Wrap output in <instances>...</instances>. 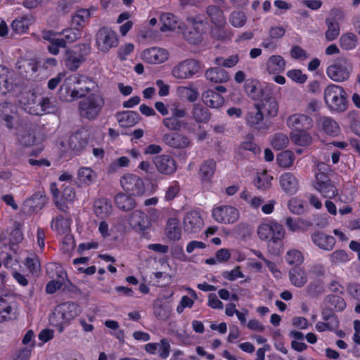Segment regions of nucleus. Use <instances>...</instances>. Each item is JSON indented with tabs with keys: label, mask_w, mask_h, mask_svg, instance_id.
I'll use <instances>...</instances> for the list:
<instances>
[{
	"label": "nucleus",
	"mask_w": 360,
	"mask_h": 360,
	"mask_svg": "<svg viewBox=\"0 0 360 360\" xmlns=\"http://www.w3.org/2000/svg\"><path fill=\"white\" fill-rule=\"evenodd\" d=\"M94 86V82L84 75H71L60 86L58 95L60 100L72 101L88 94Z\"/></svg>",
	"instance_id": "nucleus-1"
},
{
	"label": "nucleus",
	"mask_w": 360,
	"mask_h": 360,
	"mask_svg": "<svg viewBox=\"0 0 360 360\" xmlns=\"http://www.w3.org/2000/svg\"><path fill=\"white\" fill-rule=\"evenodd\" d=\"M323 99L331 112L341 113L348 109V95L341 86L333 84L328 85L323 92Z\"/></svg>",
	"instance_id": "nucleus-2"
},
{
	"label": "nucleus",
	"mask_w": 360,
	"mask_h": 360,
	"mask_svg": "<svg viewBox=\"0 0 360 360\" xmlns=\"http://www.w3.org/2000/svg\"><path fill=\"white\" fill-rule=\"evenodd\" d=\"M105 104L103 98L97 94H92L79 102V110L82 117L89 120H95Z\"/></svg>",
	"instance_id": "nucleus-3"
},
{
	"label": "nucleus",
	"mask_w": 360,
	"mask_h": 360,
	"mask_svg": "<svg viewBox=\"0 0 360 360\" xmlns=\"http://www.w3.org/2000/svg\"><path fill=\"white\" fill-rule=\"evenodd\" d=\"M352 68L350 63L344 57L338 58L333 64L328 67V77L335 82H343L350 77Z\"/></svg>",
	"instance_id": "nucleus-4"
},
{
	"label": "nucleus",
	"mask_w": 360,
	"mask_h": 360,
	"mask_svg": "<svg viewBox=\"0 0 360 360\" xmlns=\"http://www.w3.org/2000/svg\"><path fill=\"white\" fill-rule=\"evenodd\" d=\"M257 234L261 240H269L276 243L284 238L285 230L283 226L277 222L262 224L257 228Z\"/></svg>",
	"instance_id": "nucleus-5"
},
{
	"label": "nucleus",
	"mask_w": 360,
	"mask_h": 360,
	"mask_svg": "<svg viewBox=\"0 0 360 360\" xmlns=\"http://www.w3.org/2000/svg\"><path fill=\"white\" fill-rule=\"evenodd\" d=\"M122 188L129 195L141 196L146 191L143 179L133 174H127L120 179Z\"/></svg>",
	"instance_id": "nucleus-6"
},
{
	"label": "nucleus",
	"mask_w": 360,
	"mask_h": 360,
	"mask_svg": "<svg viewBox=\"0 0 360 360\" xmlns=\"http://www.w3.org/2000/svg\"><path fill=\"white\" fill-rule=\"evenodd\" d=\"M17 139L22 146H30L35 143V126L27 119L20 121L18 126Z\"/></svg>",
	"instance_id": "nucleus-7"
},
{
	"label": "nucleus",
	"mask_w": 360,
	"mask_h": 360,
	"mask_svg": "<svg viewBox=\"0 0 360 360\" xmlns=\"http://www.w3.org/2000/svg\"><path fill=\"white\" fill-rule=\"evenodd\" d=\"M96 42L98 49L103 52L108 51L118 44L116 33L107 27H101L96 34Z\"/></svg>",
	"instance_id": "nucleus-8"
},
{
	"label": "nucleus",
	"mask_w": 360,
	"mask_h": 360,
	"mask_svg": "<svg viewBox=\"0 0 360 360\" xmlns=\"http://www.w3.org/2000/svg\"><path fill=\"white\" fill-rule=\"evenodd\" d=\"M200 63L195 59H187L176 65L172 70V75L177 79H188L198 72Z\"/></svg>",
	"instance_id": "nucleus-9"
},
{
	"label": "nucleus",
	"mask_w": 360,
	"mask_h": 360,
	"mask_svg": "<svg viewBox=\"0 0 360 360\" xmlns=\"http://www.w3.org/2000/svg\"><path fill=\"white\" fill-rule=\"evenodd\" d=\"M214 219L221 224H233L239 218L238 210L232 206L221 205L212 210Z\"/></svg>",
	"instance_id": "nucleus-10"
},
{
	"label": "nucleus",
	"mask_w": 360,
	"mask_h": 360,
	"mask_svg": "<svg viewBox=\"0 0 360 360\" xmlns=\"http://www.w3.org/2000/svg\"><path fill=\"white\" fill-rule=\"evenodd\" d=\"M271 90L259 99V102L254 104L255 108H259L264 112L265 117L271 118L276 117L278 112V105L276 98L271 96Z\"/></svg>",
	"instance_id": "nucleus-11"
},
{
	"label": "nucleus",
	"mask_w": 360,
	"mask_h": 360,
	"mask_svg": "<svg viewBox=\"0 0 360 360\" xmlns=\"http://www.w3.org/2000/svg\"><path fill=\"white\" fill-rule=\"evenodd\" d=\"M246 122L250 127L260 131L269 129L271 124L269 118L264 116V112L255 108L254 110L248 112Z\"/></svg>",
	"instance_id": "nucleus-12"
},
{
	"label": "nucleus",
	"mask_w": 360,
	"mask_h": 360,
	"mask_svg": "<svg viewBox=\"0 0 360 360\" xmlns=\"http://www.w3.org/2000/svg\"><path fill=\"white\" fill-rule=\"evenodd\" d=\"M314 187L326 198H332L338 194V189L329 177L323 173H319L316 175V182Z\"/></svg>",
	"instance_id": "nucleus-13"
},
{
	"label": "nucleus",
	"mask_w": 360,
	"mask_h": 360,
	"mask_svg": "<svg viewBox=\"0 0 360 360\" xmlns=\"http://www.w3.org/2000/svg\"><path fill=\"white\" fill-rule=\"evenodd\" d=\"M153 161L156 169L162 174L169 175L176 170V162L170 155H156Z\"/></svg>",
	"instance_id": "nucleus-14"
},
{
	"label": "nucleus",
	"mask_w": 360,
	"mask_h": 360,
	"mask_svg": "<svg viewBox=\"0 0 360 360\" xmlns=\"http://www.w3.org/2000/svg\"><path fill=\"white\" fill-rule=\"evenodd\" d=\"M129 223L133 229L140 231L143 236L148 237L147 229L149 221L148 216L143 212L138 210L132 212L129 214Z\"/></svg>",
	"instance_id": "nucleus-15"
},
{
	"label": "nucleus",
	"mask_w": 360,
	"mask_h": 360,
	"mask_svg": "<svg viewBox=\"0 0 360 360\" xmlns=\"http://www.w3.org/2000/svg\"><path fill=\"white\" fill-rule=\"evenodd\" d=\"M287 125L297 131H307L313 126L311 117L304 114H294L287 120Z\"/></svg>",
	"instance_id": "nucleus-16"
},
{
	"label": "nucleus",
	"mask_w": 360,
	"mask_h": 360,
	"mask_svg": "<svg viewBox=\"0 0 360 360\" xmlns=\"http://www.w3.org/2000/svg\"><path fill=\"white\" fill-rule=\"evenodd\" d=\"M162 141L166 145L176 149L186 148L191 144L188 137L178 132L165 134Z\"/></svg>",
	"instance_id": "nucleus-17"
},
{
	"label": "nucleus",
	"mask_w": 360,
	"mask_h": 360,
	"mask_svg": "<svg viewBox=\"0 0 360 360\" xmlns=\"http://www.w3.org/2000/svg\"><path fill=\"white\" fill-rule=\"evenodd\" d=\"M168 56L167 50L157 47L148 49L143 51L141 54L143 60L151 64L162 63L168 58Z\"/></svg>",
	"instance_id": "nucleus-18"
},
{
	"label": "nucleus",
	"mask_w": 360,
	"mask_h": 360,
	"mask_svg": "<svg viewBox=\"0 0 360 360\" xmlns=\"http://www.w3.org/2000/svg\"><path fill=\"white\" fill-rule=\"evenodd\" d=\"M203 226V221L199 212L191 211L184 218V229L188 233H197Z\"/></svg>",
	"instance_id": "nucleus-19"
},
{
	"label": "nucleus",
	"mask_w": 360,
	"mask_h": 360,
	"mask_svg": "<svg viewBox=\"0 0 360 360\" xmlns=\"http://www.w3.org/2000/svg\"><path fill=\"white\" fill-rule=\"evenodd\" d=\"M244 89L247 95L252 99L257 101L263 97L270 90L263 89L259 81L253 79H246Z\"/></svg>",
	"instance_id": "nucleus-20"
},
{
	"label": "nucleus",
	"mask_w": 360,
	"mask_h": 360,
	"mask_svg": "<svg viewBox=\"0 0 360 360\" xmlns=\"http://www.w3.org/2000/svg\"><path fill=\"white\" fill-rule=\"evenodd\" d=\"M311 239L315 245L326 251L333 250L335 245V238L333 236L319 231L313 233Z\"/></svg>",
	"instance_id": "nucleus-21"
},
{
	"label": "nucleus",
	"mask_w": 360,
	"mask_h": 360,
	"mask_svg": "<svg viewBox=\"0 0 360 360\" xmlns=\"http://www.w3.org/2000/svg\"><path fill=\"white\" fill-rule=\"evenodd\" d=\"M279 183L282 190L288 195H294L299 189V181L290 172H285L281 174Z\"/></svg>",
	"instance_id": "nucleus-22"
},
{
	"label": "nucleus",
	"mask_w": 360,
	"mask_h": 360,
	"mask_svg": "<svg viewBox=\"0 0 360 360\" xmlns=\"http://www.w3.org/2000/svg\"><path fill=\"white\" fill-rule=\"evenodd\" d=\"M115 117L121 127H131L136 124L141 120L139 114L136 111L127 110L117 112Z\"/></svg>",
	"instance_id": "nucleus-23"
},
{
	"label": "nucleus",
	"mask_w": 360,
	"mask_h": 360,
	"mask_svg": "<svg viewBox=\"0 0 360 360\" xmlns=\"http://www.w3.org/2000/svg\"><path fill=\"white\" fill-rule=\"evenodd\" d=\"M163 124L169 131H180L184 129L188 132H194V128L186 120L170 116L163 119Z\"/></svg>",
	"instance_id": "nucleus-24"
},
{
	"label": "nucleus",
	"mask_w": 360,
	"mask_h": 360,
	"mask_svg": "<svg viewBox=\"0 0 360 360\" xmlns=\"http://www.w3.org/2000/svg\"><path fill=\"white\" fill-rule=\"evenodd\" d=\"M160 22L162 26L160 30L162 32L166 31H176L183 30L184 27V23L179 22L177 18L172 13H163L160 16Z\"/></svg>",
	"instance_id": "nucleus-25"
},
{
	"label": "nucleus",
	"mask_w": 360,
	"mask_h": 360,
	"mask_svg": "<svg viewBox=\"0 0 360 360\" xmlns=\"http://www.w3.org/2000/svg\"><path fill=\"white\" fill-rule=\"evenodd\" d=\"M317 126L326 134L335 136L339 134L340 127L333 118L327 116H321L316 120Z\"/></svg>",
	"instance_id": "nucleus-26"
},
{
	"label": "nucleus",
	"mask_w": 360,
	"mask_h": 360,
	"mask_svg": "<svg viewBox=\"0 0 360 360\" xmlns=\"http://www.w3.org/2000/svg\"><path fill=\"white\" fill-rule=\"evenodd\" d=\"M80 307L73 302H64L59 305L58 314H61V317L65 322H69L80 314Z\"/></svg>",
	"instance_id": "nucleus-27"
},
{
	"label": "nucleus",
	"mask_w": 360,
	"mask_h": 360,
	"mask_svg": "<svg viewBox=\"0 0 360 360\" xmlns=\"http://www.w3.org/2000/svg\"><path fill=\"white\" fill-rule=\"evenodd\" d=\"M202 101L205 105L211 108H219L224 103V97L212 89H208L202 93Z\"/></svg>",
	"instance_id": "nucleus-28"
},
{
	"label": "nucleus",
	"mask_w": 360,
	"mask_h": 360,
	"mask_svg": "<svg viewBox=\"0 0 360 360\" xmlns=\"http://www.w3.org/2000/svg\"><path fill=\"white\" fill-rule=\"evenodd\" d=\"M114 202L117 207L124 212H129L136 206V201L131 195L119 193L115 195Z\"/></svg>",
	"instance_id": "nucleus-29"
},
{
	"label": "nucleus",
	"mask_w": 360,
	"mask_h": 360,
	"mask_svg": "<svg viewBox=\"0 0 360 360\" xmlns=\"http://www.w3.org/2000/svg\"><path fill=\"white\" fill-rule=\"evenodd\" d=\"M191 113V117L198 124H206L211 118V113L209 110L200 103L193 104Z\"/></svg>",
	"instance_id": "nucleus-30"
},
{
	"label": "nucleus",
	"mask_w": 360,
	"mask_h": 360,
	"mask_svg": "<svg viewBox=\"0 0 360 360\" xmlns=\"http://www.w3.org/2000/svg\"><path fill=\"white\" fill-rule=\"evenodd\" d=\"M205 75L207 79L214 83H225L230 79L228 72L220 67L208 69Z\"/></svg>",
	"instance_id": "nucleus-31"
},
{
	"label": "nucleus",
	"mask_w": 360,
	"mask_h": 360,
	"mask_svg": "<svg viewBox=\"0 0 360 360\" xmlns=\"http://www.w3.org/2000/svg\"><path fill=\"white\" fill-rule=\"evenodd\" d=\"M84 61L82 56H79L77 51L72 49L66 50L64 56V63L68 70H77Z\"/></svg>",
	"instance_id": "nucleus-32"
},
{
	"label": "nucleus",
	"mask_w": 360,
	"mask_h": 360,
	"mask_svg": "<svg viewBox=\"0 0 360 360\" xmlns=\"http://www.w3.org/2000/svg\"><path fill=\"white\" fill-rule=\"evenodd\" d=\"M289 278L292 284L297 288L304 286L307 282V275L300 266H295L289 271Z\"/></svg>",
	"instance_id": "nucleus-33"
},
{
	"label": "nucleus",
	"mask_w": 360,
	"mask_h": 360,
	"mask_svg": "<svg viewBox=\"0 0 360 360\" xmlns=\"http://www.w3.org/2000/svg\"><path fill=\"white\" fill-rule=\"evenodd\" d=\"M47 202L46 195L43 192L38 191L34 193L30 198L25 201V205L29 207L30 210L32 212H38Z\"/></svg>",
	"instance_id": "nucleus-34"
},
{
	"label": "nucleus",
	"mask_w": 360,
	"mask_h": 360,
	"mask_svg": "<svg viewBox=\"0 0 360 360\" xmlns=\"http://www.w3.org/2000/svg\"><path fill=\"white\" fill-rule=\"evenodd\" d=\"M285 60L279 55L271 56L267 63V70L269 73L278 74L283 72L285 69Z\"/></svg>",
	"instance_id": "nucleus-35"
},
{
	"label": "nucleus",
	"mask_w": 360,
	"mask_h": 360,
	"mask_svg": "<svg viewBox=\"0 0 360 360\" xmlns=\"http://www.w3.org/2000/svg\"><path fill=\"white\" fill-rule=\"evenodd\" d=\"M216 162L213 159L205 160L200 167L199 175L203 182H210L216 170Z\"/></svg>",
	"instance_id": "nucleus-36"
},
{
	"label": "nucleus",
	"mask_w": 360,
	"mask_h": 360,
	"mask_svg": "<svg viewBox=\"0 0 360 360\" xmlns=\"http://www.w3.org/2000/svg\"><path fill=\"white\" fill-rule=\"evenodd\" d=\"M165 233L172 240H179L181 236V229L179 221L176 218H169L167 220Z\"/></svg>",
	"instance_id": "nucleus-37"
},
{
	"label": "nucleus",
	"mask_w": 360,
	"mask_h": 360,
	"mask_svg": "<svg viewBox=\"0 0 360 360\" xmlns=\"http://www.w3.org/2000/svg\"><path fill=\"white\" fill-rule=\"evenodd\" d=\"M323 302L337 312L342 311L347 306L345 300L340 295L329 294L325 297Z\"/></svg>",
	"instance_id": "nucleus-38"
},
{
	"label": "nucleus",
	"mask_w": 360,
	"mask_h": 360,
	"mask_svg": "<svg viewBox=\"0 0 360 360\" xmlns=\"http://www.w3.org/2000/svg\"><path fill=\"white\" fill-rule=\"evenodd\" d=\"M94 212L97 217L104 218L108 217L112 212V205L107 198L98 199L94 202Z\"/></svg>",
	"instance_id": "nucleus-39"
},
{
	"label": "nucleus",
	"mask_w": 360,
	"mask_h": 360,
	"mask_svg": "<svg viewBox=\"0 0 360 360\" xmlns=\"http://www.w3.org/2000/svg\"><path fill=\"white\" fill-rule=\"evenodd\" d=\"M14 90V86L9 82V70L5 66L0 65V96Z\"/></svg>",
	"instance_id": "nucleus-40"
},
{
	"label": "nucleus",
	"mask_w": 360,
	"mask_h": 360,
	"mask_svg": "<svg viewBox=\"0 0 360 360\" xmlns=\"http://www.w3.org/2000/svg\"><path fill=\"white\" fill-rule=\"evenodd\" d=\"M17 65L21 74L25 73L26 77H32L39 68L38 61L34 59H23L18 61Z\"/></svg>",
	"instance_id": "nucleus-41"
},
{
	"label": "nucleus",
	"mask_w": 360,
	"mask_h": 360,
	"mask_svg": "<svg viewBox=\"0 0 360 360\" xmlns=\"http://www.w3.org/2000/svg\"><path fill=\"white\" fill-rule=\"evenodd\" d=\"M88 143V138L86 134L82 132H76L70 137V147L77 152L84 149Z\"/></svg>",
	"instance_id": "nucleus-42"
},
{
	"label": "nucleus",
	"mask_w": 360,
	"mask_h": 360,
	"mask_svg": "<svg viewBox=\"0 0 360 360\" xmlns=\"http://www.w3.org/2000/svg\"><path fill=\"white\" fill-rule=\"evenodd\" d=\"M206 13L212 24H226L224 13L219 7L215 5H210L206 8Z\"/></svg>",
	"instance_id": "nucleus-43"
},
{
	"label": "nucleus",
	"mask_w": 360,
	"mask_h": 360,
	"mask_svg": "<svg viewBox=\"0 0 360 360\" xmlns=\"http://www.w3.org/2000/svg\"><path fill=\"white\" fill-rule=\"evenodd\" d=\"M186 22L191 29L195 30L201 35L205 33V26L207 24L202 16L196 15L195 16H188L186 18Z\"/></svg>",
	"instance_id": "nucleus-44"
},
{
	"label": "nucleus",
	"mask_w": 360,
	"mask_h": 360,
	"mask_svg": "<svg viewBox=\"0 0 360 360\" xmlns=\"http://www.w3.org/2000/svg\"><path fill=\"white\" fill-rule=\"evenodd\" d=\"M32 24V19L27 16L16 18L11 23V28L15 33L21 34L25 32L29 26Z\"/></svg>",
	"instance_id": "nucleus-45"
},
{
	"label": "nucleus",
	"mask_w": 360,
	"mask_h": 360,
	"mask_svg": "<svg viewBox=\"0 0 360 360\" xmlns=\"http://www.w3.org/2000/svg\"><path fill=\"white\" fill-rule=\"evenodd\" d=\"M226 24H216L210 30L211 37L219 41H225L230 39V32L225 28Z\"/></svg>",
	"instance_id": "nucleus-46"
},
{
	"label": "nucleus",
	"mask_w": 360,
	"mask_h": 360,
	"mask_svg": "<svg viewBox=\"0 0 360 360\" xmlns=\"http://www.w3.org/2000/svg\"><path fill=\"white\" fill-rule=\"evenodd\" d=\"M326 23L328 27V30L325 33L326 39L328 41H333L340 34L339 24L333 18H326Z\"/></svg>",
	"instance_id": "nucleus-47"
},
{
	"label": "nucleus",
	"mask_w": 360,
	"mask_h": 360,
	"mask_svg": "<svg viewBox=\"0 0 360 360\" xmlns=\"http://www.w3.org/2000/svg\"><path fill=\"white\" fill-rule=\"evenodd\" d=\"M307 293L311 297L316 298L322 295L324 291L323 283L321 280H315L310 282L306 288Z\"/></svg>",
	"instance_id": "nucleus-48"
},
{
	"label": "nucleus",
	"mask_w": 360,
	"mask_h": 360,
	"mask_svg": "<svg viewBox=\"0 0 360 360\" xmlns=\"http://www.w3.org/2000/svg\"><path fill=\"white\" fill-rule=\"evenodd\" d=\"M340 47L345 50H352L357 44V37L352 32L343 34L340 38Z\"/></svg>",
	"instance_id": "nucleus-49"
},
{
	"label": "nucleus",
	"mask_w": 360,
	"mask_h": 360,
	"mask_svg": "<svg viewBox=\"0 0 360 360\" xmlns=\"http://www.w3.org/2000/svg\"><path fill=\"white\" fill-rule=\"evenodd\" d=\"M291 140L300 146H307L312 142L311 135L306 131H297L290 135Z\"/></svg>",
	"instance_id": "nucleus-50"
},
{
	"label": "nucleus",
	"mask_w": 360,
	"mask_h": 360,
	"mask_svg": "<svg viewBox=\"0 0 360 360\" xmlns=\"http://www.w3.org/2000/svg\"><path fill=\"white\" fill-rule=\"evenodd\" d=\"M321 316L323 321L330 324L331 328L339 327V320L333 308L326 305L321 310Z\"/></svg>",
	"instance_id": "nucleus-51"
},
{
	"label": "nucleus",
	"mask_w": 360,
	"mask_h": 360,
	"mask_svg": "<svg viewBox=\"0 0 360 360\" xmlns=\"http://www.w3.org/2000/svg\"><path fill=\"white\" fill-rule=\"evenodd\" d=\"M77 174L79 181L87 186L91 184L96 178V172L89 167L79 169Z\"/></svg>",
	"instance_id": "nucleus-52"
},
{
	"label": "nucleus",
	"mask_w": 360,
	"mask_h": 360,
	"mask_svg": "<svg viewBox=\"0 0 360 360\" xmlns=\"http://www.w3.org/2000/svg\"><path fill=\"white\" fill-rule=\"evenodd\" d=\"M272 179V176L268 174L266 172H264L257 174L254 183L258 189L266 190L270 188Z\"/></svg>",
	"instance_id": "nucleus-53"
},
{
	"label": "nucleus",
	"mask_w": 360,
	"mask_h": 360,
	"mask_svg": "<svg viewBox=\"0 0 360 360\" xmlns=\"http://www.w3.org/2000/svg\"><path fill=\"white\" fill-rule=\"evenodd\" d=\"M183 33L184 37L186 41L191 44H199L203 39V36L200 33L191 29L190 27H184L183 30H181Z\"/></svg>",
	"instance_id": "nucleus-54"
},
{
	"label": "nucleus",
	"mask_w": 360,
	"mask_h": 360,
	"mask_svg": "<svg viewBox=\"0 0 360 360\" xmlns=\"http://www.w3.org/2000/svg\"><path fill=\"white\" fill-rule=\"evenodd\" d=\"M289 143V139L286 134L283 133L276 134L271 141L272 147L277 150H281L288 146Z\"/></svg>",
	"instance_id": "nucleus-55"
},
{
	"label": "nucleus",
	"mask_w": 360,
	"mask_h": 360,
	"mask_svg": "<svg viewBox=\"0 0 360 360\" xmlns=\"http://www.w3.org/2000/svg\"><path fill=\"white\" fill-rule=\"evenodd\" d=\"M58 35H62L65 43L70 44L79 39L82 36L80 30H75L70 27L63 30L61 32H58Z\"/></svg>",
	"instance_id": "nucleus-56"
},
{
	"label": "nucleus",
	"mask_w": 360,
	"mask_h": 360,
	"mask_svg": "<svg viewBox=\"0 0 360 360\" xmlns=\"http://www.w3.org/2000/svg\"><path fill=\"white\" fill-rule=\"evenodd\" d=\"M285 259L288 264L298 266L303 262L304 257L300 251L290 250L287 252Z\"/></svg>",
	"instance_id": "nucleus-57"
},
{
	"label": "nucleus",
	"mask_w": 360,
	"mask_h": 360,
	"mask_svg": "<svg viewBox=\"0 0 360 360\" xmlns=\"http://www.w3.org/2000/svg\"><path fill=\"white\" fill-rule=\"evenodd\" d=\"M288 208L290 211L297 215L304 214L308 208L307 203L302 202L300 200L293 198L288 202Z\"/></svg>",
	"instance_id": "nucleus-58"
},
{
	"label": "nucleus",
	"mask_w": 360,
	"mask_h": 360,
	"mask_svg": "<svg viewBox=\"0 0 360 360\" xmlns=\"http://www.w3.org/2000/svg\"><path fill=\"white\" fill-rule=\"evenodd\" d=\"M276 160L279 166L282 167H290L294 162V154L290 150H285L277 155Z\"/></svg>",
	"instance_id": "nucleus-59"
},
{
	"label": "nucleus",
	"mask_w": 360,
	"mask_h": 360,
	"mask_svg": "<svg viewBox=\"0 0 360 360\" xmlns=\"http://www.w3.org/2000/svg\"><path fill=\"white\" fill-rule=\"evenodd\" d=\"M39 105L42 110L47 113H55L58 110L56 102L47 97H43L39 102Z\"/></svg>",
	"instance_id": "nucleus-60"
},
{
	"label": "nucleus",
	"mask_w": 360,
	"mask_h": 360,
	"mask_svg": "<svg viewBox=\"0 0 360 360\" xmlns=\"http://www.w3.org/2000/svg\"><path fill=\"white\" fill-rule=\"evenodd\" d=\"M229 21L236 27L243 26L246 21V17L242 12H233L230 16Z\"/></svg>",
	"instance_id": "nucleus-61"
},
{
	"label": "nucleus",
	"mask_w": 360,
	"mask_h": 360,
	"mask_svg": "<svg viewBox=\"0 0 360 360\" xmlns=\"http://www.w3.org/2000/svg\"><path fill=\"white\" fill-rule=\"evenodd\" d=\"M23 240V234L19 226H15L9 233V244L16 245Z\"/></svg>",
	"instance_id": "nucleus-62"
},
{
	"label": "nucleus",
	"mask_w": 360,
	"mask_h": 360,
	"mask_svg": "<svg viewBox=\"0 0 360 360\" xmlns=\"http://www.w3.org/2000/svg\"><path fill=\"white\" fill-rule=\"evenodd\" d=\"M63 192H62V200H64L67 202H72L74 200L76 196V193L74 188L70 185V182L67 185L64 184L62 186Z\"/></svg>",
	"instance_id": "nucleus-63"
},
{
	"label": "nucleus",
	"mask_w": 360,
	"mask_h": 360,
	"mask_svg": "<svg viewBox=\"0 0 360 360\" xmlns=\"http://www.w3.org/2000/svg\"><path fill=\"white\" fill-rule=\"evenodd\" d=\"M330 259L333 264L342 263L349 260L347 253L342 250L333 252L330 255Z\"/></svg>",
	"instance_id": "nucleus-64"
}]
</instances>
